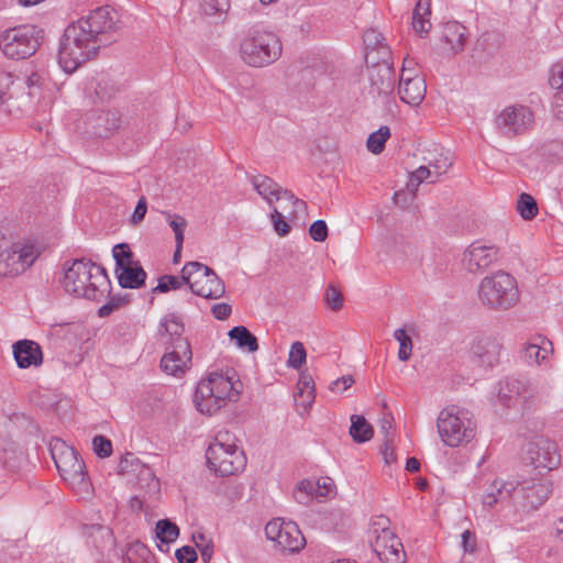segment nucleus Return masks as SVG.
<instances>
[{
    "label": "nucleus",
    "mask_w": 563,
    "mask_h": 563,
    "mask_svg": "<svg viewBox=\"0 0 563 563\" xmlns=\"http://www.w3.org/2000/svg\"><path fill=\"white\" fill-rule=\"evenodd\" d=\"M123 27L120 14L110 5L90 10L69 23L59 40L58 64L68 74L97 56L101 46L117 41Z\"/></svg>",
    "instance_id": "f257e3e1"
},
{
    "label": "nucleus",
    "mask_w": 563,
    "mask_h": 563,
    "mask_svg": "<svg viewBox=\"0 0 563 563\" xmlns=\"http://www.w3.org/2000/svg\"><path fill=\"white\" fill-rule=\"evenodd\" d=\"M64 289L77 297L101 301L110 295L111 282L106 268L86 257L66 261L63 265Z\"/></svg>",
    "instance_id": "f03ea898"
},
{
    "label": "nucleus",
    "mask_w": 563,
    "mask_h": 563,
    "mask_svg": "<svg viewBox=\"0 0 563 563\" xmlns=\"http://www.w3.org/2000/svg\"><path fill=\"white\" fill-rule=\"evenodd\" d=\"M552 484L529 478L515 484L514 482L499 483L495 481L483 496V505L493 508L498 503L511 501L526 510L538 509L551 495Z\"/></svg>",
    "instance_id": "7ed1b4c3"
},
{
    "label": "nucleus",
    "mask_w": 563,
    "mask_h": 563,
    "mask_svg": "<svg viewBox=\"0 0 563 563\" xmlns=\"http://www.w3.org/2000/svg\"><path fill=\"white\" fill-rule=\"evenodd\" d=\"M188 285L194 295L219 299L225 294L224 282L209 266L200 262H188L181 268L180 277L163 275L153 291L167 292Z\"/></svg>",
    "instance_id": "20e7f679"
},
{
    "label": "nucleus",
    "mask_w": 563,
    "mask_h": 563,
    "mask_svg": "<svg viewBox=\"0 0 563 563\" xmlns=\"http://www.w3.org/2000/svg\"><path fill=\"white\" fill-rule=\"evenodd\" d=\"M239 391L235 389L231 377L222 373H210L207 379L198 383L194 402L201 413L213 415L227 400H236Z\"/></svg>",
    "instance_id": "39448f33"
},
{
    "label": "nucleus",
    "mask_w": 563,
    "mask_h": 563,
    "mask_svg": "<svg viewBox=\"0 0 563 563\" xmlns=\"http://www.w3.org/2000/svg\"><path fill=\"white\" fill-rule=\"evenodd\" d=\"M478 298L489 309L508 310L519 300L517 282L510 274L498 271L482 279Z\"/></svg>",
    "instance_id": "423d86ee"
},
{
    "label": "nucleus",
    "mask_w": 563,
    "mask_h": 563,
    "mask_svg": "<svg viewBox=\"0 0 563 563\" xmlns=\"http://www.w3.org/2000/svg\"><path fill=\"white\" fill-rule=\"evenodd\" d=\"M49 451L60 477L74 489L88 493L91 484L79 453L59 439L51 442Z\"/></svg>",
    "instance_id": "0eeeda50"
},
{
    "label": "nucleus",
    "mask_w": 563,
    "mask_h": 563,
    "mask_svg": "<svg viewBox=\"0 0 563 563\" xmlns=\"http://www.w3.org/2000/svg\"><path fill=\"white\" fill-rule=\"evenodd\" d=\"M438 432L448 446H459L475 437L476 424L473 415L465 408L450 406L440 411L437 421Z\"/></svg>",
    "instance_id": "6e6552de"
},
{
    "label": "nucleus",
    "mask_w": 563,
    "mask_h": 563,
    "mask_svg": "<svg viewBox=\"0 0 563 563\" xmlns=\"http://www.w3.org/2000/svg\"><path fill=\"white\" fill-rule=\"evenodd\" d=\"M283 52L279 37L268 31H252L241 42L243 62L252 67H264L276 62Z\"/></svg>",
    "instance_id": "1a4fd4ad"
},
{
    "label": "nucleus",
    "mask_w": 563,
    "mask_h": 563,
    "mask_svg": "<svg viewBox=\"0 0 563 563\" xmlns=\"http://www.w3.org/2000/svg\"><path fill=\"white\" fill-rule=\"evenodd\" d=\"M44 34V30L36 25H19L1 34L0 48L8 58L25 59L37 51Z\"/></svg>",
    "instance_id": "9d476101"
},
{
    "label": "nucleus",
    "mask_w": 563,
    "mask_h": 563,
    "mask_svg": "<svg viewBox=\"0 0 563 563\" xmlns=\"http://www.w3.org/2000/svg\"><path fill=\"white\" fill-rule=\"evenodd\" d=\"M218 434L213 443L206 451L208 467L219 476H230L242 471L245 466V456L234 443H227Z\"/></svg>",
    "instance_id": "9b49d317"
},
{
    "label": "nucleus",
    "mask_w": 563,
    "mask_h": 563,
    "mask_svg": "<svg viewBox=\"0 0 563 563\" xmlns=\"http://www.w3.org/2000/svg\"><path fill=\"white\" fill-rule=\"evenodd\" d=\"M389 57L390 49L385 47L380 51V56L366 64L369 80L368 93L374 100L382 98L386 103L393 100L390 97L396 81L395 69L388 60Z\"/></svg>",
    "instance_id": "f8f14e48"
},
{
    "label": "nucleus",
    "mask_w": 563,
    "mask_h": 563,
    "mask_svg": "<svg viewBox=\"0 0 563 563\" xmlns=\"http://www.w3.org/2000/svg\"><path fill=\"white\" fill-rule=\"evenodd\" d=\"M533 120V113L528 107L517 104L501 110L495 119V125L501 135L512 139L530 130Z\"/></svg>",
    "instance_id": "ddd939ff"
},
{
    "label": "nucleus",
    "mask_w": 563,
    "mask_h": 563,
    "mask_svg": "<svg viewBox=\"0 0 563 563\" xmlns=\"http://www.w3.org/2000/svg\"><path fill=\"white\" fill-rule=\"evenodd\" d=\"M525 461L537 470H554L560 465L561 454L554 441L539 437L528 444Z\"/></svg>",
    "instance_id": "4468645a"
},
{
    "label": "nucleus",
    "mask_w": 563,
    "mask_h": 563,
    "mask_svg": "<svg viewBox=\"0 0 563 563\" xmlns=\"http://www.w3.org/2000/svg\"><path fill=\"white\" fill-rule=\"evenodd\" d=\"M498 398L504 406L519 407L522 412L529 410L533 404L532 391L527 382L514 377L499 382Z\"/></svg>",
    "instance_id": "2eb2a0df"
},
{
    "label": "nucleus",
    "mask_w": 563,
    "mask_h": 563,
    "mask_svg": "<svg viewBox=\"0 0 563 563\" xmlns=\"http://www.w3.org/2000/svg\"><path fill=\"white\" fill-rule=\"evenodd\" d=\"M503 344L497 336L476 338L470 349V358L478 367L490 369L499 363Z\"/></svg>",
    "instance_id": "dca6fc26"
},
{
    "label": "nucleus",
    "mask_w": 563,
    "mask_h": 563,
    "mask_svg": "<svg viewBox=\"0 0 563 563\" xmlns=\"http://www.w3.org/2000/svg\"><path fill=\"white\" fill-rule=\"evenodd\" d=\"M498 260V247L473 242L463 253V264L470 273H479Z\"/></svg>",
    "instance_id": "f3484780"
},
{
    "label": "nucleus",
    "mask_w": 563,
    "mask_h": 563,
    "mask_svg": "<svg viewBox=\"0 0 563 563\" xmlns=\"http://www.w3.org/2000/svg\"><path fill=\"white\" fill-rule=\"evenodd\" d=\"M371 547L383 563L406 562L407 555L397 536L388 537V533L376 536L371 542Z\"/></svg>",
    "instance_id": "a211bd4d"
},
{
    "label": "nucleus",
    "mask_w": 563,
    "mask_h": 563,
    "mask_svg": "<svg viewBox=\"0 0 563 563\" xmlns=\"http://www.w3.org/2000/svg\"><path fill=\"white\" fill-rule=\"evenodd\" d=\"M427 86L422 77H405V66L402 67L398 85V95L402 102L410 106H419L426 96Z\"/></svg>",
    "instance_id": "6ab92c4d"
},
{
    "label": "nucleus",
    "mask_w": 563,
    "mask_h": 563,
    "mask_svg": "<svg viewBox=\"0 0 563 563\" xmlns=\"http://www.w3.org/2000/svg\"><path fill=\"white\" fill-rule=\"evenodd\" d=\"M14 360L20 368L38 367L43 364V352L38 343L23 339L12 345Z\"/></svg>",
    "instance_id": "aec40b11"
},
{
    "label": "nucleus",
    "mask_w": 563,
    "mask_h": 563,
    "mask_svg": "<svg viewBox=\"0 0 563 563\" xmlns=\"http://www.w3.org/2000/svg\"><path fill=\"white\" fill-rule=\"evenodd\" d=\"M467 31L464 25L453 21L443 25L440 41L442 51L449 55H455L464 49Z\"/></svg>",
    "instance_id": "412c9836"
},
{
    "label": "nucleus",
    "mask_w": 563,
    "mask_h": 563,
    "mask_svg": "<svg viewBox=\"0 0 563 563\" xmlns=\"http://www.w3.org/2000/svg\"><path fill=\"white\" fill-rule=\"evenodd\" d=\"M192 352L189 346V354L181 352L176 345H169L167 352L161 360V368L164 373L173 376H180L188 368L191 363Z\"/></svg>",
    "instance_id": "4be33fe9"
},
{
    "label": "nucleus",
    "mask_w": 563,
    "mask_h": 563,
    "mask_svg": "<svg viewBox=\"0 0 563 563\" xmlns=\"http://www.w3.org/2000/svg\"><path fill=\"white\" fill-rule=\"evenodd\" d=\"M159 327L170 336V344L176 345L181 352L189 354V341L183 336L185 325L176 313H169L162 319Z\"/></svg>",
    "instance_id": "5701e85b"
},
{
    "label": "nucleus",
    "mask_w": 563,
    "mask_h": 563,
    "mask_svg": "<svg viewBox=\"0 0 563 563\" xmlns=\"http://www.w3.org/2000/svg\"><path fill=\"white\" fill-rule=\"evenodd\" d=\"M23 450L10 437L0 435V463L3 467L14 471L20 467Z\"/></svg>",
    "instance_id": "b1692460"
},
{
    "label": "nucleus",
    "mask_w": 563,
    "mask_h": 563,
    "mask_svg": "<svg viewBox=\"0 0 563 563\" xmlns=\"http://www.w3.org/2000/svg\"><path fill=\"white\" fill-rule=\"evenodd\" d=\"M146 276V272L139 262L124 266L117 273L119 285L129 289H139L144 286Z\"/></svg>",
    "instance_id": "393cba45"
},
{
    "label": "nucleus",
    "mask_w": 563,
    "mask_h": 563,
    "mask_svg": "<svg viewBox=\"0 0 563 563\" xmlns=\"http://www.w3.org/2000/svg\"><path fill=\"white\" fill-rule=\"evenodd\" d=\"M121 121V113L118 110L101 111L95 118L93 133L99 137H108L120 128Z\"/></svg>",
    "instance_id": "a878e982"
},
{
    "label": "nucleus",
    "mask_w": 563,
    "mask_h": 563,
    "mask_svg": "<svg viewBox=\"0 0 563 563\" xmlns=\"http://www.w3.org/2000/svg\"><path fill=\"white\" fill-rule=\"evenodd\" d=\"M430 15V0H418L412 12V27L421 37L428 35L431 30Z\"/></svg>",
    "instance_id": "bb28decb"
},
{
    "label": "nucleus",
    "mask_w": 563,
    "mask_h": 563,
    "mask_svg": "<svg viewBox=\"0 0 563 563\" xmlns=\"http://www.w3.org/2000/svg\"><path fill=\"white\" fill-rule=\"evenodd\" d=\"M283 529L278 545L289 552L300 551L305 547L306 540L298 526L292 521H288Z\"/></svg>",
    "instance_id": "cd10ccee"
},
{
    "label": "nucleus",
    "mask_w": 563,
    "mask_h": 563,
    "mask_svg": "<svg viewBox=\"0 0 563 563\" xmlns=\"http://www.w3.org/2000/svg\"><path fill=\"white\" fill-rule=\"evenodd\" d=\"M155 533L161 542L157 544L158 549L163 552H168L169 544L179 536V528L169 519H161L156 522Z\"/></svg>",
    "instance_id": "c85d7f7f"
},
{
    "label": "nucleus",
    "mask_w": 563,
    "mask_h": 563,
    "mask_svg": "<svg viewBox=\"0 0 563 563\" xmlns=\"http://www.w3.org/2000/svg\"><path fill=\"white\" fill-rule=\"evenodd\" d=\"M228 335L241 350L253 353L260 347L257 338L244 325L233 327L229 330Z\"/></svg>",
    "instance_id": "c756f323"
},
{
    "label": "nucleus",
    "mask_w": 563,
    "mask_h": 563,
    "mask_svg": "<svg viewBox=\"0 0 563 563\" xmlns=\"http://www.w3.org/2000/svg\"><path fill=\"white\" fill-rule=\"evenodd\" d=\"M363 41L366 48L365 62L369 64L373 58L380 56V51L388 47L384 41V36L375 29H368L363 34Z\"/></svg>",
    "instance_id": "7c9ffc66"
},
{
    "label": "nucleus",
    "mask_w": 563,
    "mask_h": 563,
    "mask_svg": "<svg viewBox=\"0 0 563 563\" xmlns=\"http://www.w3.org/2000/svg\"><path fill=\"white\" fill-rule=\"evenodd\" d=\"M252 184L258 195H261L268 203H272L274 199H279L280 186L271 177L265 175L254 176L252 178Z\"/></svg>",
    "instance_id": "2f4dec72"
},
{
    "label": "nucleus",
    "mask_w": 563,
    "mask_h": 563,
    "mask_svg": "<svg viewBox=\"0 0 563 563\" xmlns=\"http://www.w3.org/2000/svg\"><path fill=\"white\" fill-rule=\"evenodd\" d=\"M350 435L356 443L369 441L374 435V429L367 420L360 415L351 416Z\"/></svg>",
    "instance_id": "473e14b6"
},
{
    "label": "nucleus",
    "mask_w": 563,
    "mask_h": 563,
    "mask_svg": "<svg viewBox=\"0 0 563 563\" xmlns=\"http://www.w3.org/2000/svg\"><path fill=\"white\" fill-rule=\"evenodd\" d=\"M297 396L302 398V406L308 408L314 400V382L308 372H301L297 383Z\"/></svg>",
    "instance_id": "72a5a7b5"
},
{
    "label": "nucleus",
    "mask_w": 563,
    "mask_h": 563,
    "mask_svg": "<svg viewBox=\"0 0 563 563\" xmlns=\"http://www.w3.org/2000/svg\"><path fill=\"white\" fill-rule=\"evenodd\" d=\"M390 137V129L387 125L380 126L377 131L369 134L366 146L367 150L377 155L385 150V143Z\"/></svg>",
    "instance_id": "f704fd0d"
},
{
    "label": "nucleus",
    "mask_w": 563,
    "mask_h": 563,
    "mask_svg": "<svg viewBox=\"0 0 563 563\" xmlns=\"http://www.w3.org/2000/svg\"><path fill=\"white\" fill-rule=\"evenodd\" d=\"M516 209L525 220H532L538 214V205L536 199L526 192L520 194Z\"/></svg>",
    "instance_id": "c9c22d12"
},
{
    "label": "nucleus",
    "mask_w": 563,
    "mask_h": 563,
    "mask_svg": "<svg viewBox=\"0 0 563 563\" xmlns=\"http://www.w3.org/2000/svg\"><path fill=\"white\" fill-rule=\"evenodd\" d=\"M424 159L434 173V178L431 179V183H434L439 176L445 174L452 166V159L442 152L434 155L431 154V157H424Z\"/></svg>",
    "instance_id": "e433bc0d"
},
{
    "label": "nucleus",
    "mask_w": 563,
    "mask_h": 563,
    "mask_svg": "<svg viewBox=\"0 0 563 563\" xmlns=\"http://www.w3.org/2000/svg\"><path fill=\"white\" fill-rule=\"evenodd\" d=\"M549 350L537 343H529L522 350V357L529 364H541L548 358Z\"/></svg>",
    "instance_id": "4c0bfd02"
},
{
    "label": "nucleus",
    "mask_w": 563,
    "mask_h": 563,
    "mask_svg": "<svg viewBox=\"0 0 563 563\" xmlns=\"http://www.w3.org/2000/svg\"><path fill=\"white\" fill-rule=\"evenodd\" d=\"M112 255L115 261V273L120 268L133 264V252L130 250L126 243H119L113 246Z\"/></svg>",
    "instance_id": "58836bf2"
},
{
    "label": "nucleus",
    "mask_w": 563,
    "mask_h": 563,
    "mask_svg": "<svg viewBox=\"0 0 563 563\" xmlns=\"http://www.w3.org/2000/svg\"><path fill=\"white\" fill-rule=\"evenodd\" d=\"M130 301V295H115L111 297L104 305H102L98 310V316L100 318L109 317L114 311L119 310L121 307H124Z\"/></svg>",
    "instance_id": "ea45409f"
},
{
    "label": "nucleus",
    "mask_w": 563,
    "mask_h": 563,
    "mask_svg": "<svg viewBox=\"0 0 563 563\" xmlns=\"http://www.w3.org/2000/svg\"><path fill=\"white\" fill-rule=\"evenodd\" d=\"M394 338L399 342L398 358L402 362L408 361L412 352L411 336L404 329H397Z\"/></svg>",
    "instance_id": "a19ab883"
},
{
    "label": "nucleus",
    "mask_w": 563,
    "mask_h": 563,
    "mask_svg": "<svg viewBox=\"0 0 563 563\" xmlns=\"http://www.w3.org/2000/svg\"><path fill=\"white\" fill-rule=\"evenodd\" d=\"M307 358V352L303 344L299 341L294 342L290 346L289 356L287 360L288 367L299 369Z\"/></svg>",
    "instance_id": "79ce46f5"
},
{
    "label": "nucleus",
    "mask_w": 563,
    "mask_h": 563,
    "mask_svg": "<svg viewBox=\"0 0 563 563\" xmlns=\"http://www.w3.org/2000/svg\"><path fill=\"white\" fill-rule=\"evenodd\" d=\"M166 219L168 221L169 227L175 233V241L178 246L184 244V232L187 227V221L184 217L179 214H172L170 212H165Z\"/></svg>",
    "instance_id": "37998d69"
},
{
    "label": "nucleus",
    "mask_w": 563,
    "mask_h": 563,
    "mask_svg": "<svg viewBox=\"0 0 563 563\" xmlns=\"http://www.w3.org/2000/svg\"><path fill=\"white\" fill-rule=\"evenodd\" d=\"M117 88L111 80L104 76L99 78L96 82L95 93L98 100L101 102L110 100L115 96Z\"/></svg>",
    "instance_id": "c03bdc74"
},
{
    "label": "nucleus",
    "mask_w": 563,
    "mask_h": 563,
    "mask_svg": "<svg viewBox=\"0 0 563 563\" xmlns=\"http://www.w3.org/2000/svg\"><path fill=\"white\" fill-rule=\"evenodd\" d=\"M93 452L97 456L104 459L112 454V442L104 435L98 434L92 439Z\"/></svg>",
    "instance_id": "a18cd8bd"
},
{
    "label": "nucleus",
    "mask_w": 563,
    "mask_h": 563,
    "mask_svg": "<svg viewBox=\"0 0 563 563\" xmlns=\"http://www.w3.org/2000/svg\"><path fill=\"white\" fill-rule=\"evenodd\" d=\"M324 300L330 309L338 311L342 308L344 298L334 285H329L324 292Z\"/></svg>",
    "instance_id": "49530a36"
},
{
    "label": "nucleus",
    "mask_w": 563,
    "mask_h": 563,
    "mask_svg": "<svg viewBox=\"0 0 563 563\" xmlns=\"http://www.w3.org/2000/svg\"><path fill=\"white\" fill-rule=\"evenodd\" d=\"M229 7L228 0H201L200 8L206 15L223 13Z\"/></svg>",
    "instance_id": "de8ad7c7"
},
{
    "label": "nucleus",
    "mask_w": 563,
    "mask_h": 563,
    "mask_svg": "<svg viewBox=\"0 0 563 563\" xmlns=\"http://www.w3.org/2000/svg\"><path fill=\"white\" fill-rule=\"evenodd\" d=\"M286 523L287 522L282 520L280 518L271 520L265 526V534H266L267 539H269L271 541L277 542V544H278L280 541V538H282V533L284 531L283 528H285Z\"/></svg>",
    "instance_id": "09e8293b"
},
{
    "label": "nucleus",
    "mask_w": 563,
    "mask_h": 563,
    "mask_svg": "<svg viewBox=\"0 0 563 563\" xmlns=\"http://www.w3.org/2000/svg\"><path fill=\"white\" fill-rule=\"evenodd\" d=\"M13 75L8 71H0V103H5L11 97V87L13 86Z\"/></svg>",
    "instance_id": "8fccbe9b"
},
{
    "label": "nucleus",
    "mask_w": 563,
    "mask_h": 563,
    "mask_svg": "<svg viewBox=\"0 0 563 563\" xmlns=\"http://www.w3.org/2000/svg\"><path fill=\"white\" fill-rule=\"evenodd\" d=\"M389 525L390 520L388 517L383 515L376 516L375 518H373L371 525L373 534H375V537L383 536L385 533H388V537L396 536L395 532L390 530Z\"/></svg>",
    "instance_id": "3c124183"
},
{
    "label": "nucleus",
    "mask_w": 563,
    "mask_h": 563,
    "mask_svg": "<svg viewBox=\"0 0 563 563\" xmlns=\"http://www.w3.org/2000/svg\"><path fill=\"white\" fill-rule=\"evenodd\" d=\"M549 84L558 91L563 90V58L552 66Z\"/></svg>",
    "instance_id": "603ef678"
},
{
    "label": "nucleus",
    "mask_w": 563,
    "mask_h": 563,
    "mask_svg": "<svg viewBox=\"0 0 563 563\" xmlns=\"http://www.w3.org/2000/svg\"><path fill=\"white\" fill-rule=\"evenodd\" d=\"M309 235L316 242H323L328 238V225L324 220H316L309 228Z\"/></svg>",
    "instance_id": "864d4df0"
},
{
    "label": "nucleus",
    "mask_w": 563,
    "mask_h": 563,
    "mask_svg": "<svg viewBox=\"0 0 563 563\" xmlns=\"http://www.w3.org/2000/svg\"><path fill=\"white\" fill-rule=\"evenodd\" d=\"M272 220L274 230L279 236H286L290 231V225L286 222L285 217L276 209H273Z\"/></svg>",
    "instance_id": "5fc2aeb1"
},
{
    "label": "nucleus",
    "mask_w": 563,
    "mask_h": 563,
    "mask_svg": "<svg viewBox=\"0 0 563 563\" xmlns=\"http://www.w3.org/2000/svg\"><path fill=\"white\" fill-rule=\"evenodd\" d=\"M175 556L178 563H195L198 559L195 548L190 545H184L176 550Z\"/></svg>",
    "instance_id": "6e6d98bb"
},
{
    "label": "nucleus",
    "mask_w": 563,
    "mask_h": 563,
    "mask_svg": "<svg viewBox=\"0 0 563 563\" xmlns=\"http://www.w3.org/2000/svg\"><path fill=\"white\" fill-rule=\"evenodd\" d=\"M462 547L464 552L475 553L477 550L476 536L471 530H465L462 533Z\"/></svg>",
    "instance_id": "4d7b16f0"
},
{
    "label": "nucleus",
    "mask_w": 563,
    "mask_h": 563,
    "mask_svg": "<svg viewBox=\"0 0 563 563\" xmlns=\"http://www.w3.org/2000/svg\"><path fill=\"white\" fill-rule=\"evenodd\" d=\"M147 211V201L145 197H141L135 206L133 214L131 217V222L133 224H137L145 218Z\"/></svg>",
    "instance_id": "13d9d810"
},
{
    "label": "nucleus",
    "mask_w": 563,
    "mask_h": 563,
    "mask_svg": "<svg viewBox=\"0 0 563 563\" xmlns=\"http://www.w3.org/2000/svg\"><path fill=\"white\" fill-rule=\"evenodd\" d=\"M192 540L195 541L196 547L200 551L201 559L205 563H208L213 555V542L212 540H208L206 543H199L196 540V534L192 536Z\"/></svg>",
    "instance_id": "bf43d9fd"
},
{
    "label": "nucleus",
    "mask_w": 563,
    "mask_h": 563,
    "mask_svg": "<svg viewBox=\"0 0 563 563\" xmlns=\"http://www.w3.org/2000/svg\"><path fill=\"white\" fill-rule=\"evenodd\" d=\"M212 314L218 320H225L230 317L232 312V307L227 302L216 303L212 309Z\"/></svg>",
    "instance_id": "052dcab7"
},
{
    "label": "nucleus",
    "mask_w": 563,
    "mask_h": 563,
    "mask_svg": "<svg viewBox=\"0 0 563 563\" xmlns=\"http://www.w3.org/2000/svg\"><path fill=\"white\" fill-rule=\"evenodd\" d=\"M89 530V534L91 537L99 534L102 540H106L110 543L112 542V532L109 528L101 525H92Z\"/></svg>",
    "instance_id": "680f3d73"
},
{
    "label": "nucleus",
    "mask_w": 563,
    "mask_h": 563,
    "mask_svg": "<svg viewBox=\"0 0 563 563\" xmlns=\"http://www.w3.org/2000/svg\"><path fill=\"white\" fill-rule=\"evenodd\" d=\"M553 108L556 119L563 122V90L555 92L553 97Z\"/></svg>",
    "instance_id": "e2e57ef3"
},
{
    "label": "nucleus",
    "mask_w": 563,
    "mask_h": 563,
    "mask_svg": "<svg viewBox=\"0 0 563 563\" xmlns=\"http://www.w3.org/2000/svg\"><path fill=\"white\" fill-rule=\"evenodd\" d=\"M352 384H354L353 376L345 375V376H342V377L338 378L336 380H334L330 388L332 391H335V390H339L340 386L342 385L341 390L343 391V390L347 389L349 387H351Z\"/></svg>",
    "instance_id": "0e129e2a"
},
{
    "label": "nucleus",
    "mask_w": 563,
    "mask_h": 563,
    "mask_svg": "<svg viewBox=\"0 0 563 563\" xmlns=\"http://www.w3.org/2000/svg\"><path fill=\"white\" fill-rule=\"evenodd\" d=\"M280 198H285V199L291 201L294 203L295 208H297V209H305L307 207V205L303 200L296 198L295 195L290 190L283 189L282 187H280L279 199Z\"/></svg>",
    "instance_id": "69168bd1"
},
{
    "label": "nucleus",
    "mask_w": 563,
    "mask_h": 563,
    "mask_svg": "<svg viewBox=\"0 0 563 563\" xmlns=\"http://www.w3.org/2000/svg\"><path fill=\"white\" fill-rule=\"evenodd\" d=\"M413 176L417 177L418 183H423L424 180L434 176L433 170L429 165L420 166L413 172Z\"/></svg>",
    "instance_id": "338daca9"
},
{
    "label": "nucleus",
    "mask_w": 563,
    "mask_h": 563,
    "mask_svg": "<svg viewBox=\"0 0 563 563\" xmlns=\"http://www.w3.org/2000/svg\"><path fill=\"white\" fill-rule=\"evenodd\" d=\"M316 484V495L325 496L329 493L332 479L329 477L319 479Z\"/></svg>",
    "instance_id": "774afa93"
}]
</instances>
